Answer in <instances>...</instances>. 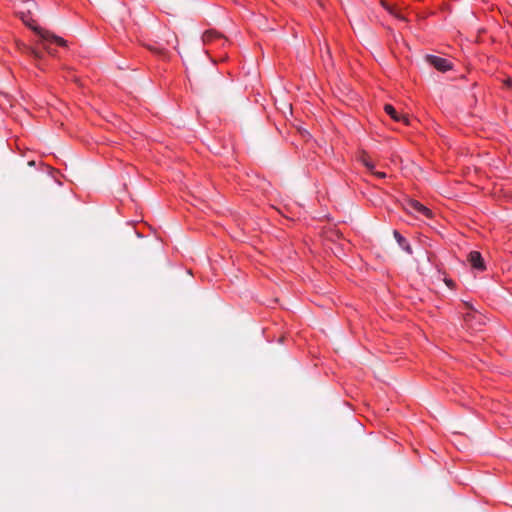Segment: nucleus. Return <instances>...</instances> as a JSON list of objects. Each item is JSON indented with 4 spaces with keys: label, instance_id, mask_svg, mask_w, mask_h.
<instances>
[{
    "label": "nucleus",
    "instance_id": "nucleus-4",
    "mask_svg": "<svg viewBox=\"0 0 512 512\" xmlns=\"http://www.w3.org/2000/svg\"><path fill=\"white\" fill-rule=\"evenodd\" d=\"M468 261L474 269L480 271L485 269L483 258L478 251H471L468 255Z\"/></svg>",
    "mask_w": 512,
    "mask_h": 512
},
{
    "label": "nucleus",
    "instance_id": "nucleus-13",
    "mask_svg": "<svg viewBox=\"0 0 512 512\" xmlns=\"http://www.w3.org/2000/svg\"><path fill=\"white\" fill-rule=\"evenodd\" d=\"M446 284H447L449 287H452V286H453V281H452V280H446Z\"/></svg>",
    "mask_w": 512,
    "mask_h": 512
},
{
    "label": "nucleus",
    "instance_id": "nucleus-10",
    "mask_svg": "<svg viewBox=\"0 0 512 512\" xmlns=\"http://www.w3.org/2000/svg\"><path fill=\"white\" fill-rule=\"evenodd\" d=\"M30 54L31 56H33L35 59H39L41 57L40 53L34 49H30Z\"/></svg>",
    "mask_w": 512,
    "mask_h": 512
},
{
    "label": "nucleus",
    "instance_id": "nucleus-11",
    "mask_svg": "<svg viewBox=\"0 0 512 512\" xmlns=\"http://www.w3.org/2000/svg\"><path fill=\"white\" fill-rule=\"evenodd\" d=\"M372 173H373L374 175H376L377 177H379V178H385V177H386V174H385L384 172H375V171L373 170V172H372Z\"/></svg>",
    "mask_w": 512,
    "mask_h": 512
},
{
    "label": "nucleus",
    "instance_id": "nucleus-2",
    "mask_svg": "<svg viewBox=\"0 0 512 512\" xmlns=\"http://www.w3.org/2000/svg\"><path fill=\"white\" fill-rule=\"evenodd\" d=\"M405 209L410 213L415 212V213L424 215L427 218L432 217V211L414 199H409L406 201Z\"/></svg>",
    "mask_w": 512,
    "mask_h": 512
},
{
    "label": "nucleus",
    "instance_id": "nucleus-8",
    "mask_svg": "<svg viewBox=\"0 0 512 512\" xmlns=\"http://www.w3.org/2000/svg\"><path fill=\"white\" fill-rule=\"evenodd\" d=\"M360 161L363 163V165L370 171V172H373L374 168H375V165L374 163L372 162V160L370 159V157L366 154V153H363L360 157Z\"/></svg>",
    "mask_w": 512,
    "mask_h": 512
},
{
    "label": "nucleus",
    "instance_id": "nucleus-6",
    "mask_svg": "<svg viewBox=\"0 0 512 512\" xmlns=\"http://www.w3.org/2000/svg\"><path fill=\"white\" fill-rule=\"evenodd\" d=\"M393 235L396 239V241L398 242L399 246L404 250L406 251L408 254H412V248L411 246L409 245V243L407 242V240L397 231V230H394L393 231Z\"/></svg>",
    "mask_w": 512,
    "mask_h": 512
},
{
    "label": "nucleus",
    "instance_id": "nucleus-1",
    "mask_svg": "<svg viewBox=\"0 0 512 512\" xmlns=\"http://www.w3.org/2000/svg\"><path fill=\"white\" fill-rule=\"evenodd\" d=\"M36 8L37 4L33 0H26L19 5L16 13L25 25H27L30 29L39 35L45 49L49 50L48 44L50 43H55L59 46H66L67 43L63 38L34 24V21L31 18V14L32 11Z\"/></svg>",
    "mask_w": 512,
    "mask_h": 512
},
{
    "label": "nucleus",
    "instance_id": "nucleus-12",
    "mask_svg": "<svg viewBox=\"0 0 512 512\" xmlns=\"http://www.w3.org/2000/svg\"><path fill=\"white\" fill-rule=\"evenodd\" d=\"M505 85L507 86H511L512 85V80L510 78H507L505 81H504Z\"/></svg>",
    "mask_w": 512,
    "mask_h": 512
},
{
    "label": "nucleus",
    "instance_id": "nucleus-5",
    "mask_svg": "<svg viewBox=\"0 0 512 512\" xmlns=\"http://www.w3.org/2000/svg\"><path fill=\"white\" fill-rule=\"evenodd\" d=\"M384 110L395 121H397V122H404L407 125L409 124L408 117L406 115L399 114L392 105L386 104L384 106Z\"/></svg>",
    "mask_w": 512,
    "mask_h": 512
},
{
    "label": "nucleus",
    "instance_id": "nucleus-9",
    "mask_svg": "<svg viewBox=\"0 0 512 512\" xmlns=\"http://www.w3.org/2000/svg\"><path fill=\"white\" fill-rule=\"evenodd\" d=\"M476 316V313L475 312H468L464 315V321L466 323H469L470 321H472Z\"/></svg>",
    "mask_w": 512,
    "mask_h": 512
},
{
    "label": "nucleus",
    "instance_id": "nucleus-7",
    "mask_svg": "<svg viewBox=\"0 0 512 512\" xmlns=\"http://www.w3.org/2000/svg\"><path fill=\"white\" fill-rule=\"evenodd\" d=\"M221 38H222V36L219 33H217L216 31H211V30L206 31L202 36L204 43H210L215 39H221Z\"/></svg>",
    "mask_w": 512,
    "mask_h": 512
},
{
    "label": "nucleus",
    "instance_id": "nucleus-3",
    "mask_svg": "<svg viewBox=\"0 0 512 512\" xmlns=\"http://www.w3.org/2000/svg\"><path fill=\"white\" fill-rule=\"evenodd\" d=\"M427 61L435 67L437 70L445 72L451 68V65L449 61L445 58L434 56V55H428Z\"/></svg>",
    "mask_w": 512,
    "mask_h": 512
},
{
    "label": "nucleus",
    "instance_id": "nucleus-14",
    "mask_svg": "<svg viewBox=\"0 0 512 512\" xmlns=\"http://www.w3.org/2000/svg\"><path fill=\"white\" fill-rule=\"evenodd\" d=\"M149 49H150V50H152V51H154V52H157V53H159V52H160V50H158V49H156V48H153V47H149Z\"/></svg>",
    "mask_w": 512,
    "mask_h": 512
},
{
    "label": "nucleus",
    "instance_id": "nucleus-15",
    "mask_svg": "<svg viewBox=\"0 0 512 512\" xmlns=\"http://www.w3.org/2000/svg\"><path fill=\"white\" fill-rule=\"evenodd\" d=\"M465 305H466L469 309H471V306L469 305V303H465Z\"/></svg>",
    "mask_w": 512,
    "mask_h": 512
}]
</instances>
